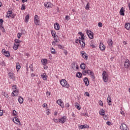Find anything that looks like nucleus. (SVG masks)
Returning <instances> with one entry per match:
<instances>
[{"label":"nucleus","mask_w":130,"mask_h":130,"mask_svg":"<svg viewBox=\"0 0 130 130\" xmlns=\"http://www.w3.org/2000/svg\"><path fill=\"white\" fill-rule=\"evenodd\" d=\"M13 91L12 92V96L13 97L17 96L19 95V89L17 87V85H13L12 86Z\"/></svg>","instance_id":"f257e3e1"},{"label":"nucleus","mask_w":130,"mask_h":130,"mask_svg":"<svg viewBox=\"0 0 130 130\" xmlns=\"http://www.w3.org/2000/svg\"><path fill=\"white\" fill-rule=\"evenodd\" d=\"M60 83L62 87H64L65 88H69L70 87V85L68 84V82H67L66 79H62Z\"/></svg>","instance_id":"f03ea898"},{"label":"nucleus","mask_w":130,"mask_h":130,"mask_svg":"<svg viewBox=\"0 0 130 130\" xmlns=\"http://www.w3.org/2000/svg\"><path fill=\"white\" fill-rule=\"evenodd\" d=\"M102 75L104 81L106 83L108 82V74H107L106 71H103Z\"/></svg>","instance_id":"7ed1b4c3"},{"label":"nucleus","mask_w":130,"mask_h":130,"mask_svg":"<svg viewBox=\"0 0 130 130\" xmlns=\"http://www.w3.org/2000/svg\"><path fill=\"white\" fill-rule=\"evenodd\" d=\"M34 21L35 24L39 26V24H40V21L39 20V17H38V15H36L35 16Z\"/></svg>","instance_id":"20e7f679"},{"label":"nucleus","mask_w":130,"mask_h":130,"mask_svg":"<svg viewBox=\"0 0 130 130\" xmlns=\"http://www.w3.org/2000/svg\"><path fill=\"white\" fill-rule=\"evenodd\" d=\"M86 33H87L89 38H90V39H93V38H94V37L93 36L94 34L93 33V32H92L90 30H87L86 31Z\"/></svg>","instance_id":"39448f33"},{"label":"nucleus","mask_w":130,"mask_h":130,"mask_svg":"<svg viewBox=\"0 0 130 130\" xmlns=\"http://www.w3.org/2000/svg\"><path fill=\"white\" fill-rule=\"evenodd\" d=\"M124 68L125 69H128L130 67V61L128 59H126L124 64Z\"/></svg>","instance_id":"423d86ee"},{"label":"nucleus","mask_w":130,"mask_h":130,"mask_svg":"<svg viewBox=\"0 0 130 130\" xmlns=\"http://www.w3.org/2000/svg\"><path fill=\"white\" fill-rule=\"evenodd\" d=\"M2 52L3 54L5 55L7 57H9V56H10V52L9 51H6V49H3Z\"/></svg>","instance_id":"0eeeda50"},{"label":"nucleus","mask_w":130,"mask_h":130,"mask_svg":"<svg viewBox=\"0 0 130 130\" xmlns=\"http://www.w3.org/2000/svg\"><path fill=\"white\" fill-rule=\"evenodd\" d=\"M67 121V116H63L60 118L58 120V122L60 123H64Z\"/></svg>","instance_id":"6e6552de"},{"label":"nucleus","mask_w":130,"mask_h":130,"mask_svg":"<svg viewBox=\"0 0 130 130\" xmlns=\"http://www.w3.org/2000/svg\"><path fill=\"white\" fill-rule=\"evenodd\" d=\"M120 128L121 130H129L128 127L126 125V124L124 123H122L120 126Z\"/></svg>","instance_id":"1a4fd4ad"},{"label":"nucleus","mask_w":130,"mask_h":130,"mask_svg":"<svg viewBox=\"0 0 130 130\" xmlns=\"http://www.w3.org/2000/svg\"><path fill=\"white\" fill-rule=\"evenodd\" d=\"M81 56L84 58V59H88V55L85 52V51L81 52Z\"/></svg>","instance_id":"9d476101"},{"label":"nucleus","mask_w":130,"mask_h":130,"mask_svg":"<svg viewBox=\"0 0 130 130\" xmlns=\"http://www.w3.org/2000/svg\"><path fill=\"white\" fill-rule=\"evenodd\" d=\"M8 76L10 78H11L13 81H15V75H14V73L9 72L8 73Z\"/></svg>","instance_id":"9b49d317"},{"label":"nucleus","mask_w":130,"mask_h":130,"mask_svg":"<svg viewBox=\"0 0 130 130\" xmlns=\"http://www.w3.org/2000/svg\"><path fill=\"white\" fill-rule=\"evenodd\" d=\"M3 23H4V20L0 19V29H1L3 32H5V28L3 26Z\"/></svg>","instance_id":"f8f14e48"},{"label":"nucleus","mask_w":130,"mask_h":130,"mask_svg":"<svg viewBox=\"0 0 130 130\" xmlns=\"http://www.w3.org/2000/svg\"><path fill=\"white\" fill-rule=\"evenodd\" d=\"M99 47L100 49H101L102 51H104V50H105V46L103 45V43H100Z\"/></svg>","instance_id":"ddd939ff"},{"label":"nucleus","mask_w":130,"mask_h":130,"mask_svg":"<svg viewBox=\"0 0 130 130\" xmlns=\"http://www.w3.org/2000/svg\"><path fill=\"white\" fill-rule=\"evenodd\" d=\"M83 81L86 86H89V85H90V83H89V80H88V78L85 77L83 79Z\"/></svg>","instance_id":"4468645a"},{"label":"nucleus","mask_w":130,"mask_h":130,"mask_svg":"<svg viewBox=\"0 0 130 130\" xmlns=\"http://www.w3.org/2000/svg\"><path fill=\"white\" fill-rule=\"evenodd\" d=\"M79 129H83V128H89V125H80L79 126Z\"/></svg>","instance_id":"2eb2a0df"},{"label":"nucleus","mask_w":130,"mask_h":130,"mask_svg":"<svg viewBox=\"0 0 130 130\" xmlns=\"http://www.w3.org/2000/svg\"><path fill=\"white\" fill-rule=\"evenodd\" d=\"M107 102L108 103L109 105H112V104L111 103V97L109 95L107 99Z\"/></svg>","instance_id":"dca6fc26"},{"label":"nucleus","mask_w":130,"mask_h":130,"mask_svg":"<svg viewBox=\"0 0 130 130\" xmlns=\"http://www.w3.org/2000/svg\"><path fill=\"white\" fill-rule=\"evenodd\" d=\"M58 105L61 106L62 108H63V107H64V105H63V102H62V101L61 100H58Z\"/></svg>","instance_id":"f3484780"},{"label":"nucleus","mask_w":130,"mask_h":130,"mask_svg":"<svg viewBox=\"0 0 130 130\" xmlns=\"http://www.w3.org/2000/svg\"><path fill=\"white\" fill-rule=\"evenodd\" d=\"M54 29H55V30H59V28H60V26H59V24L57 23H56L54 24Z\"/></svg>","instance_id":"a211bd4d"},{"label":"nucleus","mask_w":130,"mask_h":130,"mask_svg":"<svg viewBox=\"0 0 130 130\" xmlns=\"http://www.w3.org/2000/svg\"><path fill=\"white\" fill-rule=\"evenodd\" d=\"M44 6L46 8H51V7H52V4L49 2V3H45Z\"/></svg>","instance_id":"6ab92c4d"},{"label":"nucleus","mask_w":130,"mask_h":130,"mask_svg":"<svg viewBox=\"0 0 130 130\" xmlns=\"http://www.w3.org/2000/svg\"><path fill=\"white\" fill-rule=\"evenodd\" d=\"M41 77L44 81H46L47 80V75H46V73L43 74V75H41Z\"/></svg>","instance_id":"aec40b11"},{"label":"nucleus","mask_w":130,"mask_h":130,"mask_svg":"<svg viewBox=\"0 0 130 130\" xmlns=\"http://www.w3.org/2000/svg\"><path fill=\"white\" fill-rule=\"evenodd\" d=\"M79 42L81 46V47L84 48L85 47V43L84 42V41H81V40H79Z\"/></svg>","instance_id":"412c9836"},{"label":"nucleus","mask_w":130,"mask_h":130,"mask_svg":"<svg viewBox=\"0 0 130 130\" xmlns=\"http://www.w3.org/2000/svg\"><path fill=\"white\" fill-rule=\"evenodd\" d=\"M124 10H123V7H122L120 10V15L121 16H124Z\"/></svg>","instance_id":"4be33fe9"},{"label":"nucleus","mask_w":130,"mask_h":130,"mask_svg":"<svg viewBox=\"0 0 130 130\" xmlns=\"http://www.w3.org/2000/svg\"><path fill=\"white\" fill-rule=\"evenodd\" d=\"M75 106L78 110H80V109H81V106H80V104L79 103H75Z\"/></svg>","instance_id":"5701e85b"},{"label":"nucleus","mask_w":130,"mask_h":130,"mask_svg":"<svg viewBox=\"0 0 130 130\" xmlns=\"http://www.w3.org/2000/svg\"><path fill=\"white\" fill-rule=\"evenodd\" d=\"M100 114L102 116L105 115V110H104L103 109H101V111H100Z\"/></svg>","instance_id":"b1692460"},{"label":"nucleus","mask_w":130,"mask_h":130,"mask_svg":"<svg viewBox=\"0 0 130 130\" xmlns=\"http://www.w3.org/2000/svg\"><path fill=\"white\" fill-rule=\"evenodd\" d=\"M18 102H19L20 104H22L23 102H24V99L21 96H20L18 99Z\"/></svg>","instance_id":"393cba45"},{"label":"nucleus","mask_w":130,"mask_h":130,"mask_svg":"<svg viewBox=\"0 0 130 130\" xmlns=\"http://www.w3.org/2000/svg\"><path fill=\"white\" fill-rule=\"evenodd\" d=\"M108 44L109 46H112V44H113V42H112V40L109 39L108 41Z\"/></svg>","instance_id":"a878e982"},{"label":"nucleus","mask_w":130,"mask_h":130,"mask_svg":"<svg viewBox=\"0 0 130 130\" xmlns=\"http://www.w3.org/2000/svg\"><path fill=\"white\" fill-rule=\"evenodd\" d=\"M42 61V64H43V66H45V64H46V63H47V59H43L41 60Z\"/></svg>","instance_id":"bb28decb"},{"label":"nucleus","mask_w":130,"mask_h":130,"mask_svg":"<svg viewBox=\"0 0 130 130\" xmlns=\"http://www.w3.org/2000/svg\"><path fill=\"white\" fill-rule=\"evenodd\" d=\"M19 47V44H17L16 43H14V46L13 47V48L15 50H17L18 49V48Z\"/></svg>","instance_id":"cd10ccee"},{"label":"nucleus","mask_w":130,"mask_h":130,"mask_svg":"<svg viewBox=\"0 0 130 130\" xmlns=\"http://www.w3.org/2000/svg\"><path fill=\"white\" fill-rule=\"evenodd\" d=\"M125 28H126V29L127 30H129V29H130V24L129 23H126L125 25Z\"/></svg>","instance_id":"c85d7f7f"},{"label":"nucleus","mask_w":130,"mask_h":130,"mask_svg":"<svg viewBox=\"0 0 130 130\" xmlns=\"http://www.w3.org/2000/svg\"><path fill=\"white\" fill-rule=\"evenodd\" d=\"M82 76H83V75L82 74V73L81 72H78L76 74V77L77 78H82Z\"/></svg>","instance_id":"c756f323"},{"label":"nucleus","mask_w":130,"mask_h":130,"mask_svg":"<svg viewBox=\"0 0 130 130\" xmlns=\"http://www.w3.org/2000/svg\"><path fill=\"white\" fill-rule=\"evenodd\" d=\"M16 70L17 71H19V70H20V69H21V66H20V63H16Z\"/></svg>","instance_id":"7c9ffc66"},{"label":"nucleus","mask_w":130,"mask_h":130,"mask_svg":"<svg viewBox=\"0 0 130 130\" xmlns=\"http://www.w3.org/2000/svg\"><path fill=\"white\" fill-rule=\"evenodd\" d=\"M12 14H13V12H12V11H8V14L9 15H7L6 17H8V18H10V17H12V16H11V15H12Z\"/></svg>","instance_id":"2f4dec72"},{"label":"nucleus","mask_w":130,"mask_h":130,"mask_svg":"<svg viewBox=\"0 0 130 130\" xmlns=\"http://www.w3.org/2000/svg\"><path fill=\"white\" fill-rule=\"evenodd\" d=\"M86 68V67L85 66V63H82L80 65V68L82 70H85V68Z\"/></svg>","instance_id":"473e14b6"},{"label":"nucleus","mask_w":130,"mask_h":130,"mask_svg":"<svg viewBox=\"0 0 130 130\" xmlns=\"http://www.w3.org/2000/svg\"><path fill=\"white\" fill-rule=\"evenodd\" d=\"M51 33L52 34V36L53 37H54L55 36H56V32L54 30H51Z\"/></svg>","instance_id":"72a5a7b5"},{"label":"nucleus","mask_w":130,"mask_h":130,"mask_svg":"<svg viewBox=\"0 0 130 130\" xmlns=\"http://www.w3.org/2000/svg\"><path fill=\"white\" fill-rule=\"evenodd\" d=\"M29 14H27L25 16V22H26V23H27L28 22V21H29Z\"/></svg>","instance_id":"f704fd0d"},{"label":"nucleus","mask_w":130,"mask_h":130,"mask_svg":"<svg viewBox=\"0 0 130 130\" xmlns=\"http://www.w3.org/2000/svg\"><path fill=\"white\" fill-rule=\"evenodd\" d=\"M14 42L15 43L19 44V43H20V42H22V41H20V40H18V39H15L14 40Z\"/></svg>","instance_id":"c9c22d12"},{"label":"nucleus","mask_w":130,"mask_h":130,"mask_svg":"<svg viewBox=\"0 0 130 130\" xmlns=\"http://www.w3.org/2000/svg\"><path fill=\"white\" fill-rule=\"evenodd\" d=\"M80 36L81 38H79V40H84L85 39V38L84 37L85 35H84V34L81 35Z\"/></svg>","instance_id":"e433bc0d"},{"label":"nucleus","mask_w":130,"mask_h":130,"mask_svg":"<svg viewBox=\"0 0 130 130\" xmlns=\"http://www.w3.org/2000/svg\"><path fill=\"white\" fill-rule=\"evenodd\" d=\"M14 119L16 122H19V123H20L19 118H18L17 117H14L13 120H14Z\"/></svg>","instance_id":"4c0bfd02"},{"label":"nucleus","mask_w":130,"mask_h":130,"mask_svg":"<svg viewBox=\"0 0 130 130\" xmlns=\"http://www.w3.org/2000/svg\"><path fill=\"white\" fill-rule=\"evenodd\" d=\"M89 3H87V4L86 5V6H85V9L86 10H89V9H90V5H89Z\"/></svg>","instance_id":"58836bf2"},{"label":"nucleus","mask_w":130,"mask_h":130,"mask_svg":"<svg viewBox=\"0 0 130 130\" xmlns=\"http://www.w3.org/2000/svg\"><path fill=\"white\" fill-rule=\"evenodd\" d=\"M51 52L53 54H55V49H53V48H52V49H51Z\"/></svg>","instance_id":"ea45409f"},{"label":"nucleus","mask_w":130,"mask_h":130,"mask_svg":"<svg viewBox=\"0 0 130 130\" xmlns=\"http://www.w3.org/2000/svg\"><path fill=\"white\" fill-rule=\"evenodd\" d=\"M58 45V48H60V49H63L64 48V47L60 45Z\"/></svg>","instance_id":"a19ab883"},{"label":"nucleus","mask_w":130,"mask_h":130,"mask_svg":"<svg viewBox=\"0 0 130 130\" xmlns=\"http://www.w3.org/2000/svg\"><path fill=\"white\" fill-rule=\"evenodd\" d=\"M90 75L91 76L92 78L93 79H95V76H94V73L90 72Z\"/></svg>","instance_id":"79ce46f5"},{"label":"nucleus","mask_w":130,"mask_h":130,"mask_svg":"<svg viewBox=\"0 0 130 130\" xmlns=\"http://www.w3.org/2000/svg\"><path fill=\"white\" fill-rule=\"evenodd\" d=\"M17 111H16V110H13V116H17Z\"/></svg>","instance_id":"37998d69"},{"label":"nucleus","mask_w":130,"mask_h":130,"mask_svg":"<svg viewBox=\"0 0 130 130\" xmlns=\"http://www.w3.org/2000/svg\"><path fill=\"white\" fill-rule=\"evenodd\" d=\"M72 68L74 69L76 67V62H73L72 63Z\"/></svg>","instance_id":"c03bdc74"},{"label":"nucleus","mask_w":130,"mask_h":130,"mask_svg":"<svg viewBox=\"0 0 130 130\" xmlns=\"http://www.w3.org/2000/svg\"><path fill=\"white\" fill-rule=\"evenodd\" d=\"M21 36H22V34H20V33L17 34V37L18 39H20L21 38Z\"/></svg>","instance_id":"a18cd8bd"},{"label":"nucleus","mask_w":130,"mask_h":130,"mask_svg":"<svg viewBox=\"0 0 130 130\" xmlns=\"http://www.w3.org/2000/svg\"><path fill=\"white\" fill-rule=\"evenodd\" d=\"M71 19V18H70V16L69 15L66 16V17H65V20H66L67 21H69V20H70Z\"/></svg>","instance_id":"49530a36"},{"label":"nucleus","mask_w":130,"mask_h":130,"mask_svg":"<svg viewBox=\"0 0 130 130\" xmlns=\"http://www.w3.org/2000/svg\"><path fill=\"white\" fill-rule=\"evenodd\" d=\"M29 68L30 69L31 71L33 72V65L32 64L29 65Z\"/></svg>","instance_id":"de8ad7c7"},{"label":"nucleus","mask_w":130,"mask_h":130,"mask_svg":"<svg viewBox=\"0 0 130 130\" xmlns=\"http://www.w3.org/2000/svg\"><path fill=\"white\" fill-rule=\"evenodd\" d=\"M82 74L83 75H84V76H86L87 75V71L86 70L83 71Z\"/></svg>","instance_id":"09e8293b"},{"label":"nucleus","mask_w":130,"mask_h":130,"mask_svg":"<svg viewBox=\"0 0 130 130\" xmlns=\"http://www.w3.org/2000/svg\"><path fill=\"white\" fill-rule=\"evenodd\" d=\"M3 95H4V96H5V97H6V98H8V97H9V95H8V94L6 93V92H3Z\"/></svg>","instance_id":"8fccbe9b"},{"label":"nucleus","mask_w":130,"mask_h":130,"mask_svg":"<svg viewBox=\"0 0 130 130\" xmlns=\"http://www.w3.org/2000/svg\"><path fill=\"white\" fill-rule=\"evenodd\" d=\"M90 46H91L92 48H95L96 45L94 44H93L92 43L90 44Z\"/></svg>","instance_id":"3c124183"},{"label":"nucleus","mask_w":130,"mask_h":130,"mask_svg":"<svg viewBox=\"0 0 130 130\" xmlns=\"http://www.w3.org/2000/svg\"><path fill=\"white\" fill-rule=\"evenodd\" d=\"M99 105H101V106H103V103L102 102V101H100L99 102Z\"/></svg>","instance_id":"603ef678"},{"label":"nucleus","mask_w":130,"mask_h":130,"mask_svg":"<svg viewBox=\"0 0 130 130\" xmlns=\"http://www.w3.org/2000/svg\"><path fill=\"white\" fill-rule=\"evenodd\" d=\"M104 117V119H105V120H107L108 117H107L106 115H103Z\"/></svg>","instance_id":"864d4df0"},{"label":"nucleus","mask_w":130,"mask_h":130,"mask_svg":"<svg viewBox=\"0 0 130 130\" xmlns=\"http://www.w3.org/2000/svg\"><path fill=\"white\" fill-rule=\"evenodd\" d=\"M3 114H4V111L0 110V116H2Z\"/></svg>","instance_id":"5fc2aeb1"},{"label":"nucleus","mask_w":130,"mask_h":130,"mask_svg":"<svg viewBox=\"0 0 130 130\" xmlns=\"http://www.w3.org/2000/svg\"><path fill=\"white\" fill-rule=\"evenodd\" d=\"M98 26H99L100 27H102V26H103V25L102 24V23L99 22V23H98Z\"/></svg>","instance_id":"6e6d98bb"},{"label":"nucleus","mask_w":130,"mask_h":130,"mask_svg":"<svg viewBox=\"0 0 130 130\" xmlns=\"http://www.w3.org/2000/svg\"><path fill=\"white\" fill-rule=\"evenodd\" d=\"M25 6H24V5H22V7H21V10H22V11H24V10H25Z\"/></svg>","instance_id":"4d7b16f0"},{"label":"nucleus","mask_w":130,"mask_h":130,"mask_svg":"<svg viewBox=\"0 0 130 130\" xmlns=\"http://www.w3.org/2000/svg\"><path fill=\"white\" fill-rule=\"evenodd\" d=\"M46 112L47 115H49V114H50V112H49V110H46Z\"/></svg>","instance_id":"13d9d810"},{"label":"nucleus","mask_w":130,"mask_h":130,"mask_svg":"<svg viewBox=\"0 0 130 130\" xmlns=\"http://www.w3.org/2000/svg\"><path fill=\"white\" fill-rule=\"evenodd\" d=\"M85 95H86V96H87V97H90V94H89V93L88 92H85Z\"/></svg>","instance_id":"bf43d9fd"},{"label":"nucleus","mask_w":130,"mask_h":130,"mask_svg":"<svg viewBox=\"0 0 130 130\" xmlns=\"http://www.w3.org/2000/svg\"><path fill=\"white\" fill-rule=\"evenodd\" d=\"M47 106V104H43V107H44V108H45V107H46Z\"/></svg>","instance_id":"052dcab7"},{"label":"nucleus","mask_w":130,"mask_h":130,"mask_svg":"<svg viewBox=\"0 0 130 130\" xmlns=\"http://www.w3.org/2000/svg\"><path fill=\"white\" fill-rule=\"evenodd\" d=\"M53 120H54V122H56V123H57V122H59V121H58V120L57 119H53Z\"/></svg>","instance_id":"680f3d73"},{"label":"nucleus","mask_w":130,"mask_h":130,"mask_svg":"<svg viewBox=\"0 0 130 130\" xmlns=\"http://www.w3.org/2000/svg\"><path fill=\"white\" fill-rule=\"evenodd\" d=\"M106 123L108 125H110L111 124V122L110 121H107Z\"/></svg>","instance_id":"e2e57ef3"},{"label":"nucleus","mask_w":130,"mask_h":130,"mask_svg":"<svg viewBox=\"0 0 130 130\" xmlns=\"http://www.w3.org/2000/svg\"><path fill=\"white\" fill-rule=\"evenodd\" d=\"M87 74H91V73H92V71H90V70H87L86 71Z\"/></svg>","instance_id":"0e129e2a"},{"label":"nucleus","mask_w":130,"mask_h":130,"mask_svg":"<svg viewBox=\"0 0 130 130\" xmlns=\"http://www.w3.org/2000/svg\"><path fill=\"white\" fill-rule=\"evenodd\" d=\"M46 93L47 95H48V96H50V92L47 91Z\"/></svg>","instance_id":"69168bd1"},{"label":"nucleus","mask_w":130,"mask_h":130,"mask_svg":"<svg viewBox=\"0 0 130 130\" xmlns=\"http://www.w3.org/2000/svg\"><path fill=\"white\" fill-rule=\"evenodd\" d=\"M56 42L54 41L52 43V45H55V44H56Z\"/></svg>","instance_id":"338daca9"},{"label":"nucleus","mask_w":130,"mask_h":130,"mask_svg":"<svg viewBox=\"0 0 130 130\" xmlns=\"http://www.w3.org/2000/svg\"><path fill=\"white\" fill-rule=\"evenodd\" d=\"M66 107H70V104L67 103V104H66Z\"/></svg>","instance_id":"774afa93"}]
</instances>
